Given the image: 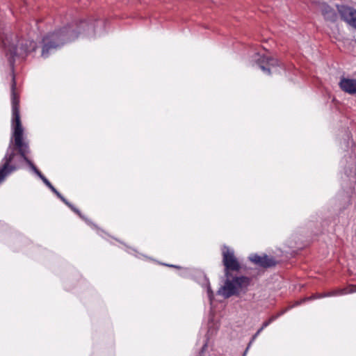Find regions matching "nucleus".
<instances>
[{
	"mask_svg": "<svg viewBox=\"0 0 356 356\" xmlns=\"http://www.w3.org/2000/svg\"><path fill=\"white\" fill-rule=\"evenodd\" d=\"M253 342L254 341H252V339H251L250 342L248 344V346H247L246 349L249 350Z\"/></svg>",
	"mask_w": 356,
	"mask_h": 356,
	"instance_id": "22",
	"label": "nucleus"
},
{
	"mask_svg": "<svg viewBox=\"0 0 356 356\" xmlns=\"http://www.w3.org/2000/svg\"><path fill=\"white\" fill-rule=\"evenodd\" d=\"M324 19L331 22H335L338 19V14L334 8L326 3H319Z\"/></svg>",
	"mask_w": 356,
	"mask_h": 356,
	"instance_id": "10",
	"label": "nucleus"
},
{
	"mask_svg": "<svg viewBox=\"0 0 356 356\" xmlns=\"http://www.w3.org/2000/svg\"><path fill=\"white\" fill-rule=\"evenodd\" d=\"M248 258L253 264L264 268H271L277 264V261L275 257H270L266 254H264L263 255L252 254Z\"/></svg>",
	"mask_w": 356,
	"mask_h": 356,
	"instance_id": "8",
	"label": "nucleus"
},
{
	"mask_svg": "<svg viewBox=\"0 0 356 356\" xmlns=\"http://www.w3.org/2000/svg\"><path fill=\"white\" fill-rule=\"evenodd\" d=\"M277 319V316H270L268 320L264 321L261 325V328L264 329L266 327H268L271 323H273L274 321Z\"/></svg>",
	"mask_w": 356,
	"mask_h": 356,
	"instance_id": "14",
	"label": "nucleus"
},
{
	"mask_svg": "<svg viewBox=\"0 0 356 356\" xmlns=\"http://www.w3.org/2000/svg\"><path fill=\"white\" fill-rule=\"evenodd\" d=\"M311 297H309V298H307L305 299H302V300H300V301H297L295 304L294 306H296V305H300L302 302H305V300H310Z\"/></svg>",
	"mask_w": 356,
	"mask_h": 356,
	"instance_id": "20",
	"label": "nucleus"
},
{
	"mask_svg": "<svg viewBox=\"0 0 356 356\" xmlns=\"http://www.w3.org/2000/svg\"><path fill=\"white\" fill-rule=\"evenodd\" d=\"M198 356H204L203 353H200Z\"/></svg>",
	"mask_w": 356,
	"mask_h": 356,
	"instance_id": "26",
	"label": "nucleus"
},
{
	"mask_svg": "<svg viewBox=\"0 0 356 356\" xmlns=\"http://www.w3.org/2000/svg\"><path fill=\"white\" fill-rule=\"evenodd\" d=\"M323 296H320V295H318V294L313 293L312 298H313V300H314L316 298H320L323 297Z\"/></svg>",
	"mask_w": 356,
	"mask_h": 356,
	"instance_id": "21",
	"label": "nucleus"
},
{
	"mask_svg": "<svg viewBox=\"0 0 356 356\" xmlns=\"http://www.w3.org/2000/svg\"><path fill=\"white\" fill-rule=\"evenodd\" d=\"M42 181L63 202H65L66 199L57 191V189L47 178L42 179Z\"/></svg>",
	"mask_w": 356,
	"mask_h": 356,
	"instance_id": "12",
	"label": "nucleus"
},
{
	"mask_svg": "<svg viewBox=\"0 0 356 356\" xmlns=\"http://www.w3.org/2000/svg\"><path fill=\"white\" fill-rule=\"evenodd\" d=\"M6 169V166H4L1 170H0V183L2 182L5 179V173L4 170Z\"/></svg>",
	"mask_w": 356,
	"mask_h": 356,
	"instance_id": "17",
	"label": "nucleus"
},
{
	"mask_svg": "<svg viewBox=\"0 0 356 356\" xmlns=\"http://www.w3.org/2000/svg\"><path fill=\"white\" fill-rule=\"evenodd\" d=\"M293 306H292L293 307ZM290 309V307H288V308H286V309H282V311H280V312H278L277 314L275 315H273V316H277V318H278L280 316H282L284 314H285L289 309Z\"/></svg>",
	"mask_w": 356,
	"mask_h": 356,
	"instance_id": "16",
	"label": "nucleus"
},
{
	"mask_svg": "<svg viewBox=\"0 0 356 356\" xmlns=\"http://www.w3.org/2000/svg\"><path fill=\"white\" fill-rule=\"evenodd\" d=\"M248 350L245 348V351H244V353L243 354V356H246V355L248 353Z\"/></svg>",
	"mask_w": 356,
	"mask_h": 356,
	"instance_id": "25",
	"label": "nucleus"
},
{
	"mask_svg": "<svg viewBox=\"0 0 356 356\" xmlns=\"http://www.w3.org/2000/svg\"><path fill=\"white\" fill-rule=\"evenodd\" d=\"M252 282L249 277L241 275L225 277L224 284L218 290L217 293L224 298L232 296H240L245 294Z\"/></svg>",
	"mask_w": 356,
	"mask_h": 356,
	"instance_id": "4",
	"label": "nucleus"
},
{
	"mask_svg": "<svg viewBox=\"0 0 356 356\" xmlns=\"http://www.w3.org/2000/svg\"><path fill=\"white\" fill-rule=\"evenodd\" d=\"M255 60L259 67L267 74H270L271 70H276V67L279 66V61L275 58L261 56L259 54H257Z\"/></svg>",
	"mask_w": 356,
	"mask_h": 356,
	"instance_id": "6",
	"label": "nucleus"
},
{
	"mask_svg": "<svg viewBox=\"0 0 356 356\" xmlns=\"http://www.w3.org/2000/svg\"><path fill=\"white\" fill-rule=\"evenodd\" d=\"M64 203L68 206L74 213L78 214L81 218L85 219V218L81 215V211L76 209L75 207H74L73 204H72L70 202H69L67 200H65V202Z\"/></svg>",
	"mask_w": 356,
	"mask_h": 356,
	"instance_id": "13",
	"label": "nucleus"
},
{
	"mask_svg": "<svg viewBox=\"0 0 356 356\" xmlns=\"http://www.w3.org/2000/svg\"><path fill=\"white\" fill-rule=\"evenodd\" d=\"M207 346H208V344H207V341H206V342L204 343V345L202 346V347L201 348L200 353H203V354H204V352L206 351L207 348Z\"/></svg>",
	"mask_w": 356,
	"mask_h": 356,
	"instance_id": "19",
	"label": "nucleus"
},
{
	"mask_svg": "<svg viewBox=\"0 0 356 356\" xmlns=\"http://www.w3.org/2000/svg\"><path fill=\"white\" fill-rule=\"evenodd\" d=\"M222 263L225 266V277H229L232 271L238 272L241 268V264L234 255L233 250L225 246L222 250Z\"/></svg>",
	"mask_w": 356,
	"mask_h": 356,
	"instance_id": "5",
	"label": "nucleus"
},
{
	"mask_svg": "<svg viewBox=\"0 0 356 356\" xmlns=\"http://www.w3.org/2000/svg\"><path fill=\"white\" fill-rule=\"evenodd\" d=\"M337 10L342 20L356 29V10L344 5H337Z\"/></svg>",
	"mask_w": 356,
	"mask_h": 356,
	"instance_id": "7",
	"label": "nucleus"
},
{
	"mask_svg": "<svg viewBox=\"0 0 356 356\" xmlns=\"http://www.w3.org/2000/svg\"><path fill=\"white\" fill-rule=\"evenodd\" d=\"M207 292L209 300L212 301L213 299V292L211 289L209 282H208L207 284Z\"/></svg>",
	"mask_w": 356,
	"mask_h": 356,
	"instance_id": "15",
	"label": "nucleus"
},
{
	"mask_svg": "<svg viewBox=\"0 0 356 356\" xmlns=\"http://www.w3.org/2000/svg\"><path fill=\"white\" fill-rule=\"evenodd\" d=\"M354 143L350 133L346 132L341 147L347 152L340 161V166L343 172L342 189L338 192L332 200L334 209L337 216L344 213L345 211L351 205L352 197L355 193V184L356 183L355 154L353 150Z\"/></svg>",
	"mask_w": 356,
	"mask_h": 356,
	"instance_id": "2",
	"label": "nucleus"
},
{
	"mask_svg": "<svg viewBox=\"0 0 356 356\" xmlns=\"http://www.w3.org/2000/svg\"><path fill=\"white\" fill-rule=\"evenodd\" d=\"M253 342L254 341H252V339H251L250 342L248 344V346H247L246 349L249 350Z\"/></svg>",
	"mask_w": 356,
	"mask_h": 356,
	"instance_id": "23",
	"label": "nucleus"
},
{
	"mask_svg": "<svg viewBox=\"0 0 356 356\" xmlns=\"http://www.w3.org/2000/svg\"><path fill=\"white\" fill-rule=\"evenodd\" d=\"M264 329L260 327L257 332L252 337V341H254L257 337L259 335V334L262 332Z\"/></svg>",
	"mask_w": 356,
	"mask_h": 356,
	"instance_id": "18",
	"label": "nucleus"
},
{
	"mask_svg": "<svg viewBox=\"0 0 356 356\" xmlns=\"http://www.w3.org/2000/svg\"><path fill=\"white\" fill-rule=\"evenodd\" d=\"M104 22L101 20H95L88 22L86 20L73 22L62 29L49 33L42 38L41 56L46 58L51 53L60 48L65 43L74 41L81 33L88 36H95L98 34L96 27L103 26Z\"/></svg>",
	"mask_w": 356,
	"mask_h": 356,
	"instance_id": "3",
	"label": "nucleus"
},
{
	"mask_svg": "<svg viewBox=\"0 0 356 356\" xmlns=\"http://www.w3.org/2000/svg\"><path fill=\"white\" fill-rule=\"evenodd\" d=\"M0 44L3 47L6 57L13 72L11 83V104H12V127L13 128V138L10 140L6 154L1 160L0 170H4L5 178L13 172L16 171L19 166L17 161L19 158L26 162L29 168L42 180L46 178L29 159L30 153L29 144L24 140V129L19 115V97L16 92V81L14 75L15 63L17 59H24L27 55L36 49L37 44L33 40L19 38L10 31L0 30Z\"/></svg>",
	"mask_w": 356,
	"mask_h": 356,
	"instance_id": "1",
	"label": "nucleus"
},
{
	"mask_svg": "<svg viewBox=\"0 0 356 356\" xmlns=\"http://www.w3.org/2000/svg\"><path fill=\"white\" fill-rule=\"evenodd\" d=\"M356 292V284L355 285H349L347 287L332 291L327 296H341V295H346L351 293Z\"/></svg>",
	"mask_w": 356,
	"mask_h": 356,
	"instance_id": "11",
	"label": "nucleus"
},
{
	"mask_svg": "<svg viewBox=\"0 0 356 356\" xmlns=\"http://www.w3.org/2000/svg\"><path fill=\"white\" fill-rule=\"evenodd\" d=\"M165 265L168 266H170V267H172V268H179V266H175V265H169V264H165Z\"/></svg>",
	"mask_w": 356,
	"mask_h": 356,
	"instance_id": "24",
	"label": "nucleus"
},
{
	"mask_svg": "<svg viewBox=\"0 0 356 356\" xmlns=\"http://www.w3.org/2000/svg\"><path fill=\"white\" fill-rule=\"evenodd\" d=\"M339 86L341 90L348 94H356V79L341 77Z\"/></svg>",
	"mask_w": 356,
	"mask_h": 356,
	"instance_id": "9",
	"label": "nucleus"
}]
</instances>
